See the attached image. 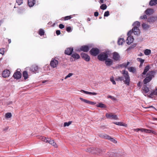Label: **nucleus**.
I'll list each match as a JSON object with an SVG mask.
<instances>
[{
  "label": "nucleus",
  "instance_id": "69168bd1",
  "mask_svg": "<svg viewBox=\"0 0 157 157\" xmlns=\"http://www.w3.org/2000/svg\"><path fill=\"white\" fill-rule=\"evenodd\" d=\"M147 130L148 131H146V132L148 133H151L152 130H149V129H147Z\"/></svg>",
  "mask_w": 157,
  "mask_h": 157
},
{
  "label": "nucleus",
  "instance_id": "4be33fe9",
  "mask_svg": "<svg viewBox=\"0 0 157 157\" xmlns=\"http://www.w3.org/2000/svg\"><path fill=\"white\" fill-rule=\"evenodd\" d=\"M81 92H83L84 93L86 94H88L89 95H96L97 94V93L95 92H91L88 91H85L83 90H82L81 91Z\"/></svg>",
  "mask_w": 157,
  "mask_h": 157
},
{
  "label": "nucleus",
  "instance_id": "e433bc0d",
  "mask_svg": "<svg viewBox=\"0 0 157 157\" xmlns=\"http://www.w3.org/2000/svg\"><path fill=\"white\" fill-rule=\"evenodd\" d=\"M143 90L146 93H148L149 91V88L146 85L144 86Z\"/></svg>",
  "mask_w": 157,
  "mask_h": 157
},
{
  "label": "nucleus",
  "instance_id": "7c9ffc66",
  "mask_svg": "<svg viewBox=\"0 0 157 157\" xmlns=\"http://www.w3.org/2000/svg\"><path fill=\"white\" fill-rule=\"evenodd\" d=\"M96 106L97 107L101 108H106V106L105 104L101 102L99 103Z\"/></svg>",
  "mask_w": 157,
  "mask_h": 157
},
{
  "label": "nucleus",
  "instance_id": "9b49d317",
  "mask_svg": "<svg viewBox=\"0 0 157 157\" xmlns=\"http://www.w3.org/2000/svg\"><path fill=\"white\" fill-rule=\"evenodd\" d=\"M106 117L107 118L114 119L117 120L118 119L117 116L116 115H113L112 113L109 114L107 113L106 114Z\"/></svg>",
  "mask_w": 157,
  "mask_h": 157
},
{
  "label": "nucleus",
  "instance_id": "cd10ccee",
  "mask_svg": "<svg viewBox=\"0 0 157 157\" xmlns=\"http://www.w3.org/2000/svg\"><path fill=\"white\" fill-rule=\"evenodd\" d=\"M48 143L50 144H51L54 146L55 147H57L56 144L54 140H53L50 139V140H49Z\"/></svg>",
  "mask_w": 157,
  "mask_h": 157
},
{
  "label": "nucleus",
  "instance_id": "4468645a",
  "mask_svg": "<svg viewBox=\"0 0 157 157\" xmlns=\"http://www.w3.org/2000/svg\"><path fill=\"white\" fill-rule=\"evenodd\" d=\"M156 73V71H150L147 74V76L149 77V78H151V79L154 77Z\"/></svg>",
  "mask_w": 157,
  "mask_h": 157
},
{
  "label": "nucleus",
  "instance_id": "0eeeda50",
  "mask_svg": "<svg viewBox=\"0 0 157 157\" xmlns=\"http://www.w3.org/2000/svg\"><path fill=\"white\" fill-rule=\"evenodd\" d=\"M58 64V61L57 60L55 59H52L51 60L50 65L53 68H55L57 67Z\"/></svg>",
  "mask_w": 157,
  "mask_h": 157
},
{
  "label": "nucleus",
  "instance_id": "9d476101",
  "mask_svg": "<svg viewBox=\"0 0 157 157\" xmlns=\"http://www.w3.org/2000/svg\"><path fill=\"white\" fill-rule=\"evenodd\" d=\"M89 50V47L87 45L82 46L79 49V51H83L86 52H87Z\"/></svg>",
  "mask_w": 157,
  "mask_h": 157
},
{
  "label": "nucleus",
  "instance_id": "6e6d98bb",
  "mask_svg": "<svg viewBox=\"0 0 157 157\" xmlns=\"http://www.w3.org/2000/svg\"><path fill=\"white\" fill-rule=\"evenodd\" d=\"M133 33V30H130L128 33H127V35L128 36H131V34H132V33Z\"/></svg>",
  "mask_w": 157,
  "mask_h": 157
},
{
  "label": "nucleus",
  "instance_id": "8fccbe9b",
  "mask_svg": "<svg viewBox=\"0 0 157 157\" xmlns=\"http://www.w3.org/2000/svg\"><path fill=\"white\" fill-rule=\"evenodd\" d=\"M16 2L19 5H20L23 3V0H17Z\"/></svg>",
  "mask_w": 157,
  "mask_h": 157
},
{
  "label": "nucleus",
  "instance_id": "4c0bfd02",
  "mask_svg": "<svg viewBox=\"0 0 157 157\" xmlns=\"http://www.w3.org/2000/svg\"><path fill=\"white\" fill-rule=\"evenodd\" d=\"M151 52L150 49H146L144 51V53L147 56L151 53Z\"/></svg>",
  "mask_w": 157,
  "mask_h": 157
},
{
  "label": "nucleus",
  "instance_id": "473e14b6",
  "mask_svg": "<svg viewBox=\"0 0 157 157\" xmlns=\"http://www.w3.org/2000/svg\"><path fill=\"white\" fill-rule=\"evenodd\" d=\"M125 42V40L123 38H120L118 41V44L119 45H122L123 43Z\"/></svg>",
  "mask_w": 157,
  "mask_h": 157
},
{
  "label": "nucleus",
  "instance_id": "603ef678",
  "mask_svg": "<svg viewBox=\"0 0 157 157\" xmlns=\"http://www.w3.org/2000/svg\"><path fill=\"white\" fill-rule=\"evenodd\" d=\"M109 11H107L105 12L104 14V17H107L109 16Z\"/></svg>",
  "mask_w": 157,
  "mask_h": 157
},
{
  "label": "nucleus",
  "instance_id": "f704fd0d",
  "mask_svg": "<svg viewBox=\"0 0 157 157\" xmlns=\"http://www.w3.org/2000/svg\"><path fill=\"white\" fill-rule=\"evenodd\" d=\"M142 26L145 29H147L149 28L150 26L147 24L143 23L142 25Z\"/></svg>",
  "mask_w": 157,
  "mask_h": 157
},
{
  "label": "nucleus",
  "instance_id": "de8ad7c7",
  "mask_svg": "<svg viewBox=\"0 0 157 157\" xmlns=\"http://www.w3.org/2000/svg\"><path fill=\"white\" fill-rule=\"evenodd\" d=\"M71 121H69L68 122H65L64 124V126H68L71 124Z\"/></svg>",
  "mask_w": 157,
  "mask_h": 157
},
{
  "label": "nucleus",
  "instance_id": "13d9d810",
  "mask_svg": "<svg viewBox=\"0 0 157 157\" xmlns=\"http://www.w3.org/2000/svg\"><path fill=\"white\" fill-rule=\"evenodd\" d=\"M71 30V28L70 27H68L66 28V31L68 32H70Z\"/></svg>",
  "mask_w": 157,
  "mask_h": 157
},
{
  "label": "nucleus",
  "instance_id": "ea45409f",
  "mask_svg": "<svg viewBox=\"0 0 157 157\" xmlns=\"http://www.w3.org/2000/svg\"><path fill=\"white\" fill-rule=\"evenodd\" d=\"M129 64H130V62H128L127 63H122V64H121L120 65V66L121 67L126 68Z\"/></svg>",
  "mask_w": 157,
  "mask_h": 157
},
{
  "label": "nucleus",
  "instance_id": "5701e85b",
  "mask_svg": "<svg viewBox=\"0 0 157 157\" xmlns=\"http://www.w3.org/2000/svg\"><path fill=\"white\" fill-rule=\"evenodd\" d=\"M153 10L152 9H148L145 11V13L147 15H150L153 13Z\"/></svg>",
  "mask_w": 157,
  "mask_h": 157
},
{
  "label": "nucleus",
  "instance_id": "49530a36",
  "mask_svg": "<svg viewBox=\"0 0 157 157\" xmlns=\"http://www.w3.org/2000/svg\"><path fill=\"white\" fill-rule=\"evenodd\" d=\"M137 60L141 63V64H143L144 61V59H142L141 58H137Z\"/></svg>",
  "mask_w": 157,
  "mask_h": 157
},
{
  "label": "nucleus",
  "instance_id": "f257e3e1",
  "mask_svg": "<svg viewBox=\"0 0 157 157\" xmlns=\"http://www.w3.org/2000/svg\"><path fill=\"white\" fill-rule=\"evenodd\" d=\"M122 74L123 75V82L128 86H129L130 82V78L128 71L123 70L122 71Z\"/></svg>",
  "mask_w": 157,
  "mask_h": 157
},
{
  "label": "nucleus",
  "instance_id": "774afa93",
  "mask_svg": "<svg viewBox=\"0 0 157 157\" xmlns=\"http://www.w3.org/2000/svg\"><path fill=\"white\" fill-rule=\"evenodd\" d=\"M108 98H109L111 99H113L114 98L113 97H112V96H110V95L108 96Z\"/></svg>",
  "mask_w": 157,
  "mask_h": 157
},
{
  "label": "nucleus",
  "instance_id": "bb28decb",
  "mask_svg": "<svg viewBox=\"0 0 157 157\" xmlns=\"http://www.w3.org/2000/svg\"><path fill=\"white\" fill-rule=\"evenodd\" d=\"M151 78H149V77L147 76L145 79L144 80L143 82L144 84H146L148 82H150V81L151 80Z\"/></svg>",
  "mask_w": 157,
  "mask_h": 157
},
{
  "label": "nucleus",
  "instance_id": "20e7f679",
  "mask_svg": "<svg viewBox=\"0 0 157 157\" xmlns=\"http://www.w3.org/2000/svg\"><path fill=\"white\" fill-rule=\"evenodd\" d=\"M21 70L20 69H17L13 75V77L14 78L18 79L21 77V74L20 72Z\"/></svg>",
  "mask_w": 157,
  "mask_h": 157
},
{
  "label": "nucleus",
  "instance_id": "2f4dec72",
  "mask_svg": "<svg viewBox=\"0 0 157 157\" xmlns=\"http://www.w3.org/2000/svg\"><path fill=\"white\" fill-rule=\"evenodd\" d=\"M23 76L25 80L28 77V72L26 71H24L23 73Z\"/></svg>",
  "mask_w": 157,
  "mask_h": 157
},
{
  "label": "nucleus",
  "instance_id": "39448f33",
  "mask_svg": "<svg viewBox=\"0 0 157 157\" xmlns=\"http://www.w3.org/2000/svg\"><path fill=\"white\" fill-rule=\"evenodd\" d=\"M81 56L82 58L86 61L88 62L90 60V56L87 54L84 53H82L81 54Z\"/></svg>",
  "mask_w": 157,
  "mask_h": 157
},
{
  "label": "nucleus",
  "instance_id": "b1692460",
  "mask_svg": "<svg viewBox=\"0 0 157 157\" xmlns=\"http://www.w3.org/2000/svg\"><path fill=\"white\" fill-rule=\"evenodd\" d=\"M127 69L129 72L133 73L135 72L136 71V68L134 67H131L128 68Z\"/></svg>",
  "mask_w": 157,
  "mask_h": 157
},
{
  "label": "nucleus",
  "instance_id": "c03bdc74",
  "mask_svg": "<svg viewBox=\"0 0 157 157\" xmlns=\"http://www.w3.org/2000/svg\"><path fill=\"white\" fill-rule=\"evenodd\" d=\"M72 17L71 15L66 16L62 18L65 21L70 19Z\"/></svg>",
  "mask_w": 157,
  "mask_h": 157
},
{
  "label": "nucleus",
  "instance_id": "f8f14e48",
  "mask_svg": "<svg viewBox=\"0 0 157 157\" xmlns=\"http://www.w3.org/2000/svg\"><path fill=\"white\" fill-rule=\"evenodd\" d=\"M30 70L33 72L36 73L37 72L38 70V67L36 65H33L30 68Z\"/></svg>",
  "mask_w": 157,
  "mask_h": 157
},
{
  "label": "nucleus",
  "instance_id": "412c9836",
  "mask_svg": "<svg viewBox=\"0 0 157 157\" xmlns=\"http://www.w3.org/2000/svg\"><path fill=\"white\" fill-rule=\"evenodd\" d=\"M35 0H28V3L29 7H32L35 4Z\"/></svg>",
  "mask_w": 157,
  "mask_h": 157
},
{
  "label": "nucleus",
  "instance_id": "bf43d9fd",
  "mask_svg": "<svg viewBox=\"0 0 157 157\" xmlns=\"http://www.w3.org/2000/svg\"><path fill=\"white\" fill-rule=\"evenodd\" d=\"M59 27L60 29H63L64 28V26L63 25L61 24L59 25Z\"/></svg>",
  "mask_w": 157,
  "mask_h": 157
},
{
  "label": "nucleus",
  "instance_id": "72a5a7b5",
  "mask_svg": "<svg viewBox=\"0 0 157 157\" xmlns=\"http://www.w3.org/2000/svg\"><path fill=\"white\" fill-rule=\"evenodd\" d=\"M40 138V139H41L42 141L46 143H48L49 140H50V139L49 138H47L46 137L43 136H41Z\"/></svg>",
  "mask_w": 157,
  "mask_h": 157
},
{
  "label": "nucleus",
  "instance_id": "aec40b11",
  "mask_svg": "<svg viewBox=\"0 0 157 157\" xmlns=\"http://www.w3.org/2000/svg\"><path fill=\"white\" fill-rule=\"evenodd\" d=\"M71 56L75 59H78L80 58L79 55L76 52H74L71 55Z\"/></svg>",
  "mask_w": 157,
  "mask_h": 157
},
{
  "label": "nucleus",
  "instance_id": "5fc2aeb1",
  "mask_svg": "<svg viewBox=\"0 0 157 157\" xmlns=\"http://www.w3.org/2000/svg\"><path fill=\"white\" fill-rule=\"evenodd\" d=\"M73 75V74L72 73H69L68 75H67L65 78V79H66L67 78H69V77H71V76H72Z\"/></svg>",
  "mask_w": 157,
  "mask_h": 157
},
{
  "label": "nucleus",
  "instance_id": "423d86ee",
  "mask_svg": "<svg viewBox=\"0 0 157 157\" xmlns=\"http://www.w3.org/2000/svg\"><path fill=\"white\" fill-rule=\"evenodd\" d=\"M113 59L115 61H118L120 60V56L119 54L116 52L113 53Z\"/></svg>",
  "mask_w": 157,
  "mask_h": 157
},
{
  "label": "nucleus",
  "instance_id": "1a4fd4ad",
  "mask_svg": "<svg viewBox=\"0 0 157 157\" xmlns=\"http://www.w3.org/2000/svg\"><path fill=\"white\" fill-rule=\"evenodd\" d=\"M105 63L107 66H110L113 64V61L110 58H107L105 61Z\"/></svg>",
  "mask_w": 157,
  "mask_h": 157
},
{
  "label": "nucleus",
  "instance_id": "6e6552de",
  "mask_svg": "<svg viewBox=\"0 0 157 157\" xmlns=\"http://www.w3.org/2000/svg\"><path fill=\"white\" fill-rule=\"evenodd\" d=\"M73 48H68L66 49L64 53L65 54L68 55H71L73 51Z\"/></svg>",
  "mask_w": 157,
  "mask_h": 157
},
{
  "label": "nucleus",
  "instance_id": "680f3d73",
  "mask_svg": "<svg viewBox=\"0 0 157 157\" xmlns=\"http://www.w3.org/2000/svg\"><path fill=\"white\" fill-rule=\"evenodd\" d=\"M107 155L109 156H111L113 155V153L111 152H108Z\"/></svg>",
  "mask_w": 157,
  "mask_h": 157
},
{
  "label": "nucleus",
  "instance_id": "393cba45",
  "mask_svg": "<svg viewBox=\"0 0 157 157\" xmlns=\"http://www.w3.org/2000/svg\"><path fill=\"white\" fill-rule=\"evenodd\" d=\"M113 123L115 124L120 126H122L125 127L127 126V124L123 123V122H114Z\"/></svg>",
  "mask_w": 157,
  "mask_h": 157
},
{
  "label": "nucleus",
  "instance_id": "0e129e2a",
  "mask_svg": "<svg viewBox=\"0 0 157 157\" xmlns=\"http://www.w3.org/2000/svg\"><path fill=\"white\" fill-rule=\"evenodd\" d=\"M99 13L98 12H95L94 13V16L95 17H97L98 16Z\"/></svg>",
  "mask_w": 157,
  "mask_h": 157
},
{
  "label": "nucleus",
  "instance_id": "7ed1b4c3",
  "mask_svg": "<svg viewBox=\"0 0 157 157\" xmlns=\"http://www.w3.org/2000/svg\"><path fill=\"white\" fill-rule=\"evenodd\" d=\"M100 52L99 50L97 48H93L90 51V54L93 56H96Z\"/></svg>",
  "mask_w": 157,
  "mask_h": 157
},
{
  "label": "nucleus",
  "instance_id": "f03ea898",
  "mask_svg": "<svg viewBox=\"0 0 157 157\" xmlns=\"http://www.w3.org/2000/svg\"><path fill=\"white\" fill-rule=\"evenodd\" d=\"M108 57V54L106 52H102L98 56V59L101 61H105Z\"/></svg>",
  "mask_w": 157,
  "mask_h": 157
},
{
  "label": "nucleus",
  "instance_id": "a878e982",
  "mask_svg": "<svg viewBox=\"0 0 157 157\" xmlns=\"http://www.w3.org/2000/svg\"><path fill=\"white\" fill-rule=\"evenodd\" d=\"M104 138H105V139L110 140L111 141L114 143H116L117 142V141L114 139L113 138L110 137L109 136H108V135H106L105 136H104Z\"/></svg>",
  "mask_w": 157,
  "mask_h": 157
},
{
  "label": "nucleus",
  "instance_id": "f3484780",
  "mask_svg": "<svg viewBox=\"0 0 157 157\" xmlns=\"http://www.w3.org/2000/svg\"><path fill=\"white\" fill-rule=\"evenodd\" d=\"M134 40V39L132 36H128L127 39V43L128 44H130L132 43Z\"/></svg>",
  "mask_w": 157,
  "mask_h": 157
},
{
  "label": "nucleus",
  "instance_id": "2eb2a0df",
  "mask_svg": "<svg viewBox=\"0 0 157 157\" xmlns=\"http://www.w3.org/2000/svg\"><path fill=\"white\" fill-rule=\"evenodd\" d=\"M10 72L9 70H5L2 74V76L4 78H7L9 76Z\"/></svg>",
  "mask_w": 157,
  "mask_h": 157
},
{
  "label": "nucleus",
  "instance_id": "338daca9",
  "mask_svg": "<svg viewBox=\"0 0 157 157\" xmlns=\"http://www.w3.org/2000/svg\"><path fill=\"white\" fill-rule=\"evenodd\" d=\"M141 82H139L138 83H137V86L139 87H140L141 86Z\"/></svg>",
  "mask_w": 157,
  "mask_h": 157
},
{
  "label": "nucleus",
  "instance_id": "09e8293b",
  "mask_svg": "<svg viewBox=\"0 0 157 157\" xmlns=\"http://www.w3.org/2000/svg\"><path fill=\"white\" fill-rule=\"evenodd\" d=\"M5 48H3L0 49V54H2V55H3L5 53Z\"/></svg>",
  "mask_w": 157,
  "mask_h": 157
},
{
  "label": "nucleus",
  "instance_id": "c756f323",
  "mask_svg": "<svg viewBox=\"0 0 157 157\" xmlns=\"http://www.w3.org/2000/svg\"><path fill=\"white\" fill-rule=\"evenodd\" d=\"M150 69V66L148 65L146 66L144 68V71L142 73V74L143 75H146V73Z\"/></svg>",
  "mask_w": 157,
  "mask_h": 157
},
{
  "label": "nucleus",
  "instance_id": "ddd939ff",
  "mask_svg": "<svg viewBox=\"0 0 157 157\" xmlns=\"http://www.w3.org/2000/svg\"><path fill=\"white\" fill-rule=\"evenodd\" d=\"M79 99L82 101L84 102L85 103H86L87 104H88L91 105H94L96 104V102H94L93 101H89L83 98H80Z\"/></svg>",
  "mask_w": 157,
  "mask_h": 157
},
{
  "label": "nucleus",
  "instance_id": "e2e57ef3",
  "mask_svg": "<svg viewBox=\"0 0 157 157\" xmlns=\"http://www.w3.org/2000/svg\"><path fill=\"white\" fill-rule=\"evenodd\" d=\"M56 33L57 35H59L60 34V31L59 30H57L56 31Z\"/></svg>",
  "mask_w": 157,
  "mask_h": 157
},
{
  "label": "nucleus",
  "instance_id": "c9c22d12",
  "mask_svg": "<svg viewBox=\"0 0 157 157\" xmlns=\"http://www.w3.org/2000/svg\"><path fill=\"white\" fill-rule=\"evenodd\" d=\"M44 31L42 29H39L38 31V34L40 36H43L44 34Z\"/></svg>",
  "mask_w": 157,
  "mask_h": 157
},
{
  "label": "nucleus",
  "instance_id": "a19ab883",
  "mask_svg": "<svg viewBox=\"0 0 157 157\" xmlns=\"http://www.w3.org/2000/svg\"><path fill=\"white\" fill-rule=\"evenodd\" d=\"M133 25L139 27L140 25V23L138 21H136L133 24Z\"/></svg>",
  "mask_w": 157,
  "mask_h": 157
},
{
  "label": "nucleus",
  "instance_id": "052dcab7",
  "mask_svg": "<svg viewBox=\"0 0 157 157\" xmlns=\"http://www.w3.org/2000/svg\"><path fill=\"white\" fill-rule=\"evenodd\" d=\"M92 148H88L86 150V151L89 152H91L92 153Z\"/></svg>",
  "mask_w": 157,
  "mask_h": 157
},
{
  "label": "nucleus",
  "instance_id": "4d7b16f0",
  "mask_svg": "<svg viewBox=\"0 0 157 157\" xmlns=\"http://www.w3.org/2000/svg\"><path fill=\"white\" fill-rule=\"evenodd\" d=\"M140 131L142 132H146V131H147L148 130L146 129L140 128Z\"/></svg>",
  "mask_w": 157,
  "mask_h": 157
},
{
  "label": "nucleus",
  "instance_id": "3c124183",
  "mask_svg": "<svg viewBox=\"0 0 157 157\" xmlns=\"http://www.w3.org/2000/svg\"><path fill=\"white\" fill-rule=\"evenodd\" d=\"M110 80L111 82H112L113 84L115 85L116 84V82L114 80V78L113 77L110 78Z\"/></svg>",
  "mask_w": 157,
  "mask_h": 157
},
{
  "label": "nucleus",
  "instance_id": "6ab92c4d",
  "mask_svg": "<svg viewBox=\"0 0 157 157\" xmlns=\"http://www.w3.org/2000/svg\"><path fill=\"white\" fill-rule=\"evenodd\" d=\"M157 19V17H150L148 18L147 19V21L149 23H153Z\"/></svg>",
  "mask_w": 157,
  "mask_h": 157
},
{
  "label": "nucleus",
  "instance_id": "864d4df0",
  "mask_svg": "<svg viewBox=\"0 0 157 157\" xmlns=\"http://www.w3.org/2000/svg\"><path fill=\"white\" fill-rule=\"evenodd\" d=\"M140 18L142 19H145L147 18V16L146 15H144L140 17Z\"/></svg>",
  "mask_w": 157,
  "mask_h": 157
},
{
  "label": "nucleus",
  "instance_id": "c85d7f7f",
  "mask_svg": "<svg viewBox=\"0 0 157 157\" xmlns=\"http://www.w3.org/2000/svg\"><path fill=\"white\" fill-rule=\"evenodd\" d=\"M157 4V0H151L149 2V5L152 6Z\"/></svg>",
  "mask_w": 157,
  "mask_h": 157
},
{
  "label": "nucleus",
  "instance_id": "dca6fc26",
  "mask_svg": "<svg viewBox=\"0 0 157 157\" xmlns=\"http://www.w3.org/2000/svg\"><path fill=\"white\" fill-rule=\"evenodd\" d=\"M132 30L135 35H138L140 33V30L137 26H134L132 29Z\"/></svg>",
  "mask_w": 157,
  "mask_h": 157
},
{
  "label": "nucleus",
  "instance_id": "79ce46f5",
  "mask_svg": "<svg viewBox=\"0 0 157 157\" xmlns=\"http://www.w3.org/2000/svg\"><path fill=\"white\" fill-rule=\"evenodd\" d=\"M107 8V6L105 4H102L100 7V9L102 10H105Z\"/></svg>",
  "mask_w": 157,
  "mask_h": 157
},
{
  "label": "nucleus",
  "instance_id": "37998d69",
  "mask_svg": "<svg viewBox=\"0 0 157 157\" xmlns=\"http://www.w3.org/2000/svg\"><path fill=\"white\" fill-rule=\"evenodd\" d=\"M115 80L117 81H123V78L122 76H118L117 78H116Z\"/></svg>",
  "mask_w": 157,
  "mask_h": 157
},
{
  "label": "nucleus",
  "instance_id": "58836bf2",
  "mask_svg": "<svg viewBox=\"0 0 157 157\" xmlns=\"http://www.w3.org/2000/svg\"><path fill=\"white\" fill-rule=\"evenodd\" d=\"M154 95H157V89L153 90L151 93L150 94V96H152Z\"/></svg>",
  "mask_w": 157,
  "mask_h": 157
},
{
  "label": "nucleus",
  "instance_id": "a18cd8bd",
  "mask_svg": "<svg viewBox=\"0 0 157 157\" xmlns=\"http://www.w3.org/2000/svg\"><path fill=\"white\" fill-rule=\"evenodd\" d=\"M12 117V114L10 113H6L5 115V117L6 118H10Z\"/></svg>",
  "mask_w": 157,
  "mask_h": 157
},
{
  "label": "nucleus",
  "instance_id": "a211bd4d",
  "mask_svg": "<svg viewBox=\"0 0 157 157\" xmlns=\"http://www.w3.org/2000/svg\"><path fill=\"white\" fill-rule=\"evenodd\" d=\"M101 151V150L98 148L92 147V153L98 155L100 154Z\"/></svg>",
  "mask_w": 157,
  "mask_h": 157
}]
</instances>
